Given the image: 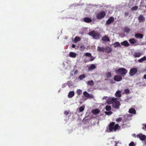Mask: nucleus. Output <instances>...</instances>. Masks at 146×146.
Returning a JSON list of instances; mask_svg holds the SVG:
<instances>
[{"label": "nucleus", "instance_id": "52", "mask_svg": "<svg viewBox=\"0 0 146 146\" xmlns=\"http://www.w3.org/2000/svg\"><path fill=\"white\" fill-rule=\"evenodd\" d=\"M82 46H80V48H82Z\"/></svg>", "mask_w": 146, "mask_h": 146}, {"label": "nucleus", "instance_id": "46", "mask_svg": "<svg viewBox=\"0 0 146 146\" xmlns=\"http://www.w3.org/2000/svg\"><path fill=\"white\" fill-rule=\"evenodd\" d=\"M143 3V1H142L141 2V5H140V6H142V7H143L144 6V5H142V4Z\"/></svg>", "mask_w": 146, "mask_h": 146}, {"label": "nucleus", "instance_id": "48", "mask_svg": "<svg viewBox=\"0 0 146 146\" xmlns=\"http://www.w3.org/2000/svg\"><path fill=\"white\" fill-rule=\"evenodd\" d=\"M78 71H77V70H76L74 72V74H77L78 73Z\"/></svg>", "mask_w": 146, "mask_h": 146}, {"label": "nucleus", "instance_id": "44", "mask_svg": "<svg viewBox=\"0 0 146 146\" xmlns=\"http://www.w3.org/2000/svg\"><path fill=\"white\" fill-rule=\"evenodd\" d=\"M64 114L66 115H67L69 114V112L68 111H65L64 112Z\"/></svg>", "mask_w": 146, "mask_h": 146}, {"label": "nucleus", "instance_id": "45", "mask_svg": "<svg viewBox=\"0 0 146 146\" xmlns=\"http://www.w3.org/2000/svg\"><path fill=\"white\" fill-rule=\"evenodd\" d=\"M129 15V13H124V15L125 16H127Z\"/></svg>", "mask_w": 146, "mask_h": 146}, {"label": "nucleus", "instance_id": "31", "mask_svg": "<svg viewBox=\"0 0 146 146\" xmlns=\"http://www.w3.org/2000/svg\"><path fill=\"white\" fill-rule=\"evenodd\" d=\"M85 77H86V76H85V74H83L81 75L80 76L78 77V78L82 80L84 78H85Z\"/></svg>", "mask_w": 146, "mask_h": 146}, {"label": "nucleus", "instance_id": "27", "mask_svg": "<svg viewBox=\"0 0 146 146\" xmlns=\"http://www.w3.org/2000/svg\"><path fill=\"white\" fill-rule=\"evenodd\" d=\"M87 84L90 86H93L94 85V82L93 80H89L88 81Z\"/></svg>", "mask_w": 146, "mask_h": 146}, {"label": "nucleus", "instance_id": "35", "mask_svg": "<svg viewBox=\"0 0 146 146\" xmlns=\"http://www.w3.org/2000/svg\"><path fill=\"white\" fill-rule=\"evenodd\" d=\"M106 75L107 77H110L111 76V73L110 72H108L107 73Z\"/></svg>", "mask_w": 146, "mask_h": 146}, {"label": "nucleus", "instance_id": "37", "mask_svg": "<svg viewBox=\"0 0 146 146\" xmlns=\"http://www.w3.org/2000/svg\"><path fill=\"white\" fill-rule=\"evenodd\" d=\"M79 111L80 112H82L84 110V108L83 107L81 106L79 108Z\"/></svg>", "mask_w": 146, "mask_h": 146}, {"label": "nucleus", "instance_id": "47", "mask_svg": "<svg viewBox=\"0 0 146 146\" xmlns=\"http://www.w3.org/2000/svg\"><path fill=\"white\" fill-rule=\"evenodd\" d=\"M72 47L73 48H74L76 47V46L74 44H72Z\"/></svg>", "mask_w": 146, "mask_h": 146}, {"label": "nucleus", "instance_id": "38", "mask_svg": "<svg viewBox=\"0 0 146 146\" xmlns=\"http://www.w3.org/2000/svg\"><path fill=\"white\" fill-rule=\"evenodd\" d=\"M85 55L86 56H87L88 57H90V56H91V54L90 53H89V52H87L86 53Z\"/></svg>", "mask_w": 146, "mask_h": 146}, {"label": "nucleus", "instance_id": "39", "mask_svg": "<svg viewBox=\"0 0 146 146\" xmlns=\"http://www.w3.org/2000/svg\"><path fill=\"white\" fill-rule=\"evenodd\" d=\"M105 113L106 115H110L112 114V112L111 111H106Z\"/></svg>", "mask_w": 146, "mask_h": 146}, {"label": "nucleus", "instance_id": "17", "mask_svg": "<svg viewBox=\"0 0 146 146\" xmlns=\"http://www.w3.org/2000/svg\"><path fill=\"white\" fill-rule=\"evenodd\" d=\"M96 66L94 64H92L91 65L88 67V70L89 71H91L95 69Z\"/></svg>", "mask_w": 146, "mask_h": 146}, {"label": "nucleus", "instance_id": "51", "mask_svg": "<svg viewBox=\"0 0 146 146\" xmlns=\"http://www.w3.org/2000/svg\"><path fill=\"white\" fill-rule=\"evenodd\" d=\"M145 128L146 129V124L145 125Z\"/></svg>", "mask_w": 146, "mask_h": 146}, {"label": "nucleus", "instance_id": "16", "mask_svg": "<svg viewBox=\"0 0 146 146\" xmlns=\"http://www.w3.org/2000/svg\"><path fill=\"white\" fill-rule=\"evenodd\" d=\"M121 45L124 46H128L129 44L127 40H125L121 43Z\"/></svg>", "mask_w": 146, "mask_h": 146}, {"label": "nucleus", "instance_id": "21", "mask_svg": "<svg viewBox=\"0 0 146 146\" xmlns=\"http://www.w3.org/2000/svg\"><path fill=\"white\" fill-rule=\"evenodd\" d=\"M105 47H101L98 46L97 48V50L100 52H104L105 50Z\"/></svg>", "mask_w": 146, "mask_h": 146}, {"label": "nucleus", "instance_id": "53", "mask_svg": "<svg viewBox=\"0 0 146 146\" xmlns=\"http://www.w3.org/2000/svg\"><path fill=\"white\" fill-rule=\"evenodd\" d=\"M143 129H144V127H143Z\"/></svg>", "mask_w": 146, "mask_h": 146}, {"label": "nucleus", "instance_id": "34", "mask_svg": "<svg viewBox=\"0 0 146 146\" xmlns=\"http://www.w3.org/2000/svg\"><path fill=\"white\" fill-rule=\"evenodd\" d=\"M138 8V7L137 6H135L133 7L131 9V11H135L137 10Z\"/></svg>", "mask_w": 146, "mask_h": 146}, {"label": "nucleus", "instance_id": "26", "mask_svg": "<svg viewBox=\"0 0 146 146\" xmlns=\"http://www.w3.org/2000/svg\"><path fill=\"white\" fill-rule=\"evenodd\" d=\"M141 54L139 52L138 53H135L134 54H133V56H134L135 57H139Z\"/></svg>", "mask_w": 146, "mask_h": 146}, {"label": "nucleus", "instance_id": "36", "mask_svg": "<svg viewBox=\"0 0 146 146\" xmlns=\"http://www.w3.org/2000/svg\"><path fill=\"white\" fill-rule=\"evenodd\" d=\"M130 29L127 27L125 28L124 29L125 31L127 33H128L130 31Z\"/></svg>", "mask_w": 146, "mask_h": 146}, {"label": "nucleus", "instance_id": "14", "mask_svg": "<svg viewBox=\"0 0 146 146\" xmlns=\"http://www.w3.org/2000/svg\"><path fill=\"white\" fill-rule=\"evenodd\" d=\"M121 91L120 90L117 91L115 94V96L118 98L121 97Z\"/></svg>", "mask_w": 146, "mask_h": 146}, {"label": "nucleus", "instance_id": "13", "mask_svg": "<svg viewBox=\"0 0 146 146\" xmlns=\"http://www.w3.org/2000/svg\"><path fill=\"white\" fill-rule=\"evenodd\" d=\"M102 40L103 41L106 42L109 41L110 40L108 36L106 35H104L102 37Z\"/></svg>", "mask_w": 146, "mask_h": 146}, {"label": "nucleus", "instance_id": "15", "mask_svg": "<svg viewBox=\"0 0 146 146\" xmlns=\"http://www.w3.org/2000/svg\"><path fill=\"white\" fill-rule=\"evenodd\" d=\"M100 110L98 109L93 110L92 111V113L94 115H96L100 112Z\"/></svg>", "mask_w": 146, "mask_h": 146}, {"label": "nucleus", "instance_id": "33", "mask_svg": "<svg viewBox=\"0 0 146 146\" xmlns=\"http://www.w3.org/2000/svg\"><path fill=\"white\" fill-rule=\"evenodd\" d=\"M76 92L78 95H79L82 94V91L80 89H78L77 90Z\"/></svg>", "mask_w": 146, "mask_h": 146}, {"label": "nucleus", "instance_id": "32", "mask_svg": "<svg viewBox=\"0 0 146 146\" xmlns=\"http://www.w3.org/2000/svg\"><path fill=\"white\" fill-rule=\"evenodd\" d=\"M106 109L107 111H110L111 110V107L110 106H106Z\"/></svg>", "mask_w": 146, "mask_h": 146}, {"label": "nucleus", "instance_id": "18", "mask_svg": "<svg viewBox=\"0 0 146 146\" xmlns=\"http://www.w3.org/2000/svg\"><path fill=\"white\" fill-rule=\"evenodd\" d=\"M128 112L130 113L133 114H135L136 113V111L133 108H130Z\"/></svg>", "mask_w": 146, "mask_h": 146}, {"label": "nucleus", "instance_id": "22", "mask_svg": "<svg viewBox=\"0 0 146 146\" xmlns=\"http://www.w3.org/2000/svg\"><path fill=\"white\" fill-rule=\"evenodd\" d=\"M74 92L73 91L70 92L68 95V97L69 98H71L74 96Z\"/></svg>", "mask_w": 146, "mask_h": 146}, {"label": "nucleus", "instance_id": "19", "mask_svg": "<svg viewBox=\"0 0 146 146\" xmlns=\"http://www.w3.org/2000/svg\"><path fill=\"white\" fill-rule=\"evenodd\" d=\"M84 22L87 23H89L92 21V19L88 17H85L84 18Z\"/></svg>", "mask_w": 146, "mask_h": 146}, {"label": "nucleus", "instance_id": "25", "mask_svg": "<svg viewBox=\"0 0 146 146\" xmlns=\"http://www.w3.org/2000/svg\"><path fill=\"white\" fill-rule=\"evenodd\" d=\"M81 39V38L78 36H76L74 38V41L75 42H77L80 40Z\"/></svg>", "mask_w": 146, "mask_h": 146}, {"label": "nucleus", "instance_id": "7", "mask_svg": "<svg viewBox=\"0 0 146 146\" xmlns=\"http://www.w3.org/2000/svg\"><path fill=\"white\" fill-rule=\"evenodd\" d=\"M137 137L139 138L141 141H145L146 139V136L142 134V133H140L137 135Z\"/></svg>", "mask_w": 146, "mask_h": 146}, {"label": "nucleus", "instance_id": "10", "mask_svg": "<svg viewBox=\"0 0 146 146\" xmlns=\"http://www.w3.org/2000/svg\"><path fill=\"white\" fill-rule=\"evenodd\" d=\"M114 21V18L112 17H110L106 22V24L108 25L110 24L111 23Z\"/></svg>", "mask_w": 146, "mask_h": 146}, {"label": "nucleus", "instance_id": "1", "mask_svg": "<svg viewBox=\"0 0 146 146\" xmlns=\"http://www.w3.org/2000/svg\"><path fill=\"white\" fill-rule=\"evenodd\" d=\"M117 98L113 97L111 99V103L112 104V107L115 109H119V106L120 105L119 102L117 100Z\"/></svg>", "mask_w": 146, "mask_h": 146}, {"label": "nucleus", "instance_id": "43", "mask_svg": "<svg viewBox=\"0 0 146 146\" xmlns=\"http://www.w3.org/2000/svg\"><path fill=\"white\" fill-rule=\"evenodd\" d=\"M114 142H115V146H118L117 144L118 143H119V141H114Z\"/></svg>", "mask_w": 146, "mask_h": 146}, {"label": "nucleus", "instance_id": "3", "mask_svg": "<svg viewBox=\"0 0 146 146\" xmlns=\"http://www.w3.org/2000/svg\"><path fill=\"white\" fill-rule=\"evenodd\" d=\"M116 74H120L122 76H124L127 72V70L125 68H122L115 70Z\"/></svg>", "mask_w": 146, "mask_h": 146}, {"label": "nucleus", "instance_id": "5", "mask_svg": "<svg viewBox=\"0 0 146 146\" xmlns=\"http://www.w3.org/2000/svg\"><path fill=\"white\" fill-rule=\"evenodd\" d=\"M106 15V13L104 11H102L98 13L96 16V17L98 19H101Z\"/></svg>", "mask_w": 146, "mask_h": 146}, {"label": "nucleus", "instance_id": "29", "mask_svg": "<svg viewBox=\"0 0 146 146\" xmlns=\"http://www.w3.org/2000/svg\"><path fill=\"white\" fill-rule=\"evenodd\" d=\"M130 92L129 90L128 89H126L124 90V92L122 93V94H130Z\"/></svg>", "mask_w": 146, "mask_h": 146}, {"label": "nucleus", "instance_id": "20", "mask_svg": "<svg viewBox=\"0 0 146 146\" xmlns=\"http://www.w3.org/2000/svg\"><path fill=\"white\" fill-rule=\"evenodd\" d=\"M105 52L107 53L111 52L112 51V49L110 47H107L105 48Z\"/></svg>", "mask_w": 146, "mask_h": 146}, {"label": "nucleus", "instance_id": "2", "mask_svg": "<svg viewBox=\"0 0 146 146\" xmlns=\"http://www.w3.org/2000/svg\"><path fill=\"white\" fill-rule=\"evenodd\" d=\"M109 126V130L110 132H111L113 131H115L119 127L120 128V127L118 124L115 125V123L114 122H112L110 123Z\"/></svg>", "mask_w": 146, "mask_h": 146}, {"label": "nucleus", "instance_id": "12", "mask_svg": "<svg viewBox=\"0 0 146 146\" xmlns=\"http://www.w3.org/2000/svg\"><path fill=\"white\" fill-rule=\"evenodd\" d=\"M135 36L137 38L142 39L143 38V35L141 33H137L135 35Z\"/></svg>", "mask_w": 146, "mask_h": 146}, {"label": "nucleus", "instance_id": "49", "mask_svg": "<svg viewBox=\"0 0 146 146\" xmlns=\"http://www.w3.org/2000/svg\"><path fill=\"white\" fill-rule=\"evenodd\" d=\"M143 78L146 80V74L144 75Z\"/></svg>", "mask_w": 146, "mask_h": 146}, {"label": "nucleus", "instance_id": "40", "mask_svg": "<svg viewBox=\"0 0 146 146\" xmlns=\"http://www.w3.org/2000/svg\"><path fill=\"white\" fill-rule=\"evenodd\" d=\"M129 146H135L134 142L132 141L129 144Z\"/></svg>", "mask_w": 146, "mask_h": 146}, {"label": "nucleus", "instance_id": "8", "mask_svg": "<svg viewBox=\"0 0 146 146\" xmlns=\"http://www.w3.org/2000/svg\"><path fill=\"white\" fill-rule=\"evenodd\" d=\"M114 80L117 82H119L121 81L122 79V78L121 76H118L117 75H115L113 78Z\"/></svg>", "mask_w": 146, "mask_h": 146}, {"label": "nucleus", "instance_id": "28", "mask_svg": "<svg viewBox=\"0 0 146 146\" xmlns=\"http://www.w3.org/2000/svg\"><path fill=\"white\" fill-rule=\"evenodd\" d=\"M129 41L132 44H133L134 43H135L136 41L135 40L134 38H132L130 39L129 40Z\"/></svg>", "mask_w": 146, "mask_h": 146}, {"label": "nucleus", "instance_id": "6", "mask_svg": "<svg viewBox=\"0 0 146 146\" xmlns=\"http://www.w3.org/2000/svg\"><path fill=\"white\" fill-rule=\"evenodd\" d=\"M138 69L136 68H133L130 70L129 74L131 76H132L135 74L137 72Z\"/></svg>", "mask_w": 146, "mask_h": 146}, {"label": "nucleus", "instance_id": "24", "mask_svg": "<svg viewBox=\"0 0 146 146\" xmlns=\"http://www.w3.org/2000/svg\"><path fill=\"white\" fill-rule=\"evenodd\" d=\"M113 45L115 48H116L117 47H121V46L119 42H117L114 43L113 44Z\"/></svg>", "mask_w": 146, "mask_h": 146}, {"label": "nucleus", "instance_id": "23", "mask_svg": "<svg viewBox=\"0 0 146 146\" xmlns=\"http://www.w3.org/2000/svg\"><path fill=\"white\" fill-rule=\"evenodd\" d=\"M77 54L74 52H70L69 53V56L72 58H75Z\"/></svg>", "mask_w": 146, "mask_h": 146}, {"label": "nucleus", "instance_id": "30", "mask_svg": "<svg viewBox=\"0 0 146 146\" xmlns=\"http://www.w3.org/2000/svg\"><path fill=\"white\" fill-rule=\"evenodd\" d=\"M146 60V57L145 56H144L142 58L139 59L138 60V61L139 62H141L143 61H144V60Z\"/></svg>", "mask_w": 146, "mask_h": 146}, {"label": "nucleus", "instance_id": "41", "mask_svg": "<svg viewBox=\"0 0 146 146\" xmlns=\"http://www.w3.org/2000/svg\"><path fill=\"white\" fill-rule=\"evenodd\" d=\"M122 120V119L121 117H119L116 119V121L119 122H120Z\"/></svg>", "mask_w": 146, "mask_h": 146}, {"label": "nucleus", "instance_id": "50", "mask_svg": "<svg viewBox=\"0 0 146 146\" xmlns=\"http://www.w3.org/2000/svg\"><path fill=\"white\" fill-rule=\"evenodd\" d=\"M111 83L113 84L114 83V82H113V81L112 80H111V82H110Z\"/></svg>", "mask_w": 146, "mask_h": 146}, {"label": "nucleus", "instance_id": "9", "mask_svg": "<svg viewBox=\"0 0 146 146\" xmlns=\"http://www.w3.org/2000/svg\"><path fill=\"white\" fill-rule=\"evenodd\" d=\"M83 94L84 96L88 98H93V95L91 94L90 95L88 94L86 91H85L84 92Z\"/></svg>", "mask_w": 146, "mask_h": 146}, {"label": "nucleus", "instance_id": "42", "mask_svg": "<svg viewBox=\"0 0 146 146\" xmlns=\"http://www.w3.org/2000/svg\"><path fill=\"white\" fill-rule=\"evenodd\" d=\"M90 57L91 58L90 59V61H92L94 60V58L92 56H90Z\"/></svg>", "mask_w": 146, "mask_h": 146}, {"label": "nucleus", "instance_id": "4", "mask_svg": "<svg viewBox=\"0 0 146 146\" xmlns=\"http://www.w3.org/2000/svg\"><path fill=\"white\" fill-rule=\"evenodd\" d=\"M89 35L92 36L93 38L96 39H99L100 36V35L99 33L98 32H96L94 31L90 32L89 33Z\"/></svg>", "mask_w": 146, "mask_h": 146}, {"label": "nucleus", "instance_id": "11", "mask_svg": "<svg viewBox=\"0 0 146 146\" xmlns=\"http://www.w3.org/2000/svg\"><path fill=\"white\" fill-rule=\"evenodd\" d=\"M138 19L139 22H144L145 21V18L142 15H140L138 18Z\"/></svg>", "mask_w": 146, "mask_h": 146}, {"label": "nucleus", "instance_id": "54", "mask_svg": "<svg viewBox=\"0 0 146 146\" xmlns=\"http://www.w3.org/2000/svg\"><path fill=\"white\" fill-rule=\"evenodd\" d=\"M145 7L146 8V5L145 6Z\"/></svg>", "mask_w": 146, "mask_h": 146}]
</instances>
